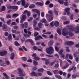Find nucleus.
I'll use <instances>...</instances> for the list:
<instances>
[{
	"label": "nucleus",
	"mask_w": 79,
	"mask_h": 79,
	"mask_svg": "<svg viewBox=\"0 0 79 79\" xmlns=\"http://www.w3.org/2000/svg\"><path fill=\"white\" fill-rule=\"evenodd\" d=\"M48 13L49 15H49L48 14H46V17L47 18L48 21L49 22L52 21L53 19V13H52V11L49 10L48 11Z\"/></svg>",
	"instance_id": "f257e3e1"
},
{
	"label": "nucleus",
	"mask_w": 79,
	"mask_h": 79,
	"mask_svg": "<svg viewBox=\"0 0 79 79\" xmlns=\"http://www.w3.org/2000/svg\"><path fill=\"white\" fill-rule=\"evenodd\" d=\"M18 71L19 72L18 74H19V76L22 77L26 76V73H23V70L22 69H18Z\"/></svg>",
	"instance_id": "f03ea898"
},
{
	"label": "nucleus",
	"mask_w": 79,
	"mask_h": 79,
	"mask_svg": "<svg viewBox=\"0 0 79 79\" xmlns=\"http://www.w3.org/2000/svg\"><path fill=\"white\" fill-rule=\"evenodd\" d=\"M46 51L47 53L48 54L51 55V54L53 53L54 50H53V48L52 47H50L48 48H47L46 49Z\"/></svg>",
	"instance_id": "7ed1b4c3"
},
{
	"label": "nucleus",
	"mask_w": 79,
	"mask_h": 79,
	"mask_svg": "<svg viewBox=\"0 0 79 79\" xmlns=\"http://www.w3.org/2000/svg\"><path fill=\"white\" fill-rule=\"evenodd\" d=\"M24 32H25V34H27V33L28 34V35H26L25 34H24L23 35L25 37H30V35H31V32L29 31H28L27 32V29H24Z\"/></svg>",
	"instance_id": "20e7f679"
},
{
	"label": "nucleus",
	"mask_w": 79,
	"mask_h": 79,
	"mask_svg": "<svg viewBox=\"0 0 79 79\" xmlns=\"http://www.w3.org/2000/svg\"><path fill=\"white\" fill-rule=\"evenodd\" d=\"M22 4V6H24L25 4H26V1H25V0H21V1H19L17 2V4L18 5H20V4Z\"/></svg>",
	"instance_id": "39448f33"
},
{
	"label": "nucleus",
	"mask_w": 79,
	"mask_h": 79,
	"mask_svg": "<svg viewBox=\"0 0 79 79\" xmlns=\"http://www.w3.org/2000/svg\"><path fill=\"white\" fill-rule=\"evenodd\" d=\"M62 34L63 35H64V36H66V35H68V31H66V29L65 28L63 29Z\"/></svg>",
	"instance_id": "423d86ee"
},
{
	"label": "nucleus",
	"mask_w": 79,
	"mask_h": 79,
	"mask_svg": "<svg viewBox=\"0 0 79 79\" xmlns=\"http://www.w3.org/2000/svg\"><path fill=\"white\" fill-rule=\"evenodd\" d=\"M68 56L70 60H73V56L72 55L69 54H66V56L65 57V59H68Z\"/></svg>",
	"instance_id": "0eeeda50"
},
{
	"label": "nucleus",
	"mask_w": 79,
	"mask_h": 79,
	"mask_svg": "<svg viewBox=\"0 0 79 79\" xmlns=\"http://www.w3.org/2000/svg\"><path fill=\"white\" fill-rule=\"evenodd\" d=\"M32 56L34 57V58L35 60H40V58L38 57V56H36V53H33L32 55Z\"/></svg>",
	"instance_id": "6e6552de"
},
{
	"label": "nucleus",
	"mask_w": 79,
	"mask_h": 79,
	"mask_svg": "<svg viewBox=\"0 0 79 79\" xmlns=\"http://www.w3.org/2000/svg\"><path fill=\"white\" fill-rule=\"evenodd\" d=\"M71 9L70 8H66L65 9H64V11L65 12H66L67 15H68V16H69V14H70V12H69V11H70V10Z\"/></svg>",
	"instance_id": "1a4fd4ad"
},
{
	"label": "nucleus",
	"mask_w": 79,
	"mask_h": 79,
	"mask_svg": "<svg viewBox=\"0 0 79 79\" xmlns=\"http://www.w3.org/2000/svg\"><path fill=\"white\" fill-rule=\"evenodd\" d=\"M42 60H44V61H46L45 62V64L46 65H48L49 63H50V61L48 59H45V58H42L41 59Z\"/></svg>",
	"instance_id": "9d476101"
},
{
	"label": "nucleus",
	"mask_w": 79,
	"mask_h": 79,
	"mask_svg": "<svg viewBox=\"0 0 79 79\" xmlns=\"http://www.w3.org/2000/svg\"><path fill=\"white\" fill-rule=\"evenodd\" d=\"M6 53H7V52L6 51H3L2 52H0V55L2 56H5V55H6Z\"/></svg>",
	"instance_id": "9b49d317"
},
{
	"label": "nucleus",
	"mask_w": 79,
	"mask_h": 79,
	"mask_svg": "<svg viewBox=\"0 0 79 79\" xmlns=\"http://www.w3.org/2000/svg\"><path fill=\"white\" fill-rule=\"evenodd\" d=\"M25 42H30L32 45H35V44L34 43V42L33 41H32V40L28 39L26 40Z\"/></svg>",
	"instance_id": "f8f14e48"
},
{
	"label": "nucleus",
	"mask_w": 79,
	"mask_h": 79,
	"mask_svg": "<svg viewBox=\"0 0 79 79\" xmlns=\"http://www.w3.org/2000/svg\"><path fill=\"white\" fill-rule=\"evenodd\" d=\"M30 76H35L36 77L38 76V75L34 72H32L31 73H30Z\"/></svg>",
	"instance_id": "ddd939ff"
},
{
	"label": "nucleus",
	"mask_w": 79,
	"mask_h": 79,
	"mask_svg": "<svg viewBox=\"0 0 79 79\" xmlns=\"http://www.w3.org/2000/svg\"><path fill=\"white\" fill-rule=\"evenodd\" d=\"M74 44V42L72 41H69L66 43V44L68 45H73Z\"/></svg>",
	"instance_id": "4468645a"
},
{
	"label": "nucleus",
	"mask_w": 79,
	"mask_h": 79,
	"mask_svg": "<svg viewBox=\"0 0 79 79\" xmlns=\"http://www.w3.org/2000/svg\"><path fill=\"white\" fill-rule=\"evenodd\" d=\"M75 32L76 34H78L79 32V26L77 27L75 30Z\"/></svg>",
	"instance_id": "2eb2a0df"
},
{
	"label": "nucleus",
	"mask_w": 79,
	"mask_h": 79,
	"mask_svg": "<svg viewBox=\"0 0 79 79\" xmlns=\"http://www.w3.org/2000/svg\"><path fill=\"white\" fill-rule=\"evenodd\" d=\"M39 39H42L43 38L42 37V36L40 35H39L37 37H36L35 38V40H39Z\"/></svg>",
	"instance_id": "dca6fc26"
},
{
	"label": "nucleus",
	"mask_w": 79,
	"mask_h": 79,
	"mask_svg": "<svg viewBox=\"0 0 79 79\" xmlns=\"http://www.w3.org/2000/svg\"><path fill=\"white\" fill-rule=\"evenodd\" d=\"M66 1V2H68V0H58V2L60 3V4H61V5H63V3H64V1Z\"/></svg>",
	"instance_id": "f3484780"
},
{
	"label": "nucleus",
	"mask_w": 79,
	"mask_h": 79,
	"mask_svg": "<svg viewBox=\"0 0 79 79\" xmlns=\"http://www.w3.org/2000/svg\"><path fill=\"white\" fill-rule=\"evenodd\" d=\"M21 16H22V19L23 20L25 21L26 19V16L25 15H21Z\"/></svg>",
	"instance_id": "a211bd4d"
},
{
	"label": "nucleus",
	"mask_w": 79,
	"mask_h": 79,
	"mask_svg": "<svg viewBox=\"0 0 79 79\" xmlns=\"http://www.w3.org/2000/svg\"><path fill=\"white\" fill-rule=\"evenodd\" d=\"M36 5H37V6H39V5L40 6H43V3H41V2H38L36 3H35Z\"/></svg>",
	"instance_id": "6ab92c4d"
},
{
	"label": "nucleus",
	"mask_w": 79,
	"mask_h": 79,
	"mask_svg": "<svg viewBox=\"0 0 79 79\" xmlns=\"http://www.w3.org/2000/svg\"><path fill=\"white\" fill-rule=\"evenodd\" d=\"M2 29L3 30H5L7 29V26L5 24H4L2 27Z\"/></svg>",
	"instance_id": "aec40b11"
},
{
	"label": "nucleus",
	"mask_w": 79,
	"mask_h": 79,
	"mask_svg": "<svg viewBox=\"0 0 79 79\" xmlns=\"http://www.w3.org/2000/svg\"><path fill=\"white\" fill-rule=\"evenodd\" d=\"M73 55L74 58L76 57V56H79V53L78 52H74L73 54Z\"/></svg>",
	"instance_id": "412c9836"
},
{
	"label": "nucleus",
	"mask_w": 79,
	"mask_h": 79,
	"mask_svg": "<svg viewBox=\"0 0 79 79\" xmlns=\"http://www.w3.org/2000/svg\"><path fill=\"white\" fill-rule=\"evenodd\" d=\"M40 21L41 23H47V21L44 18L42 20H40Z\"/></svg>",
	"instance_id": "4be33fe9"
},
{
	"label": "nucleus",
	"mask_w": 79,
	"mask_h": 79,
	"mask_svg": "<svg viewBox=\"0 0 79 79\" xmlns=\"http://www.w3.org/2000/svg\"><path fill=\"white\" fill-rule=\"evenodd\" d=\"M5 9H6L5 6H2V9H0V12H2L3 11H5Z\"/></svg>",
	"instance_id": "5701e85b"
},
{
	"label": "nucleus",
	"mask_w": 79,
	"mask_h": 79,
	"mask_svg": "<svg viewBox=\"0 0 79 79\" xmlns=\"http://www.w3.org/2000/svg\"><path fill=\"white\" fill-rule=\"evenodd\" d=\"M35 5L33 4H31L29 6V8L32 9L35 8Z\"/></svg>",
	"instance_id": "b1692460"
},
{
	"label": "nucleus",
	"mask_w": 79,
	"mask_h": 79,
	"mask_svg": "<svg viewBox=\"0 0 79 79\" xmlns=\"http://www.w3.org/2000/svg\"><path fill=\"white\" fill-rule=\"evenodd\" d=\"M3 74L5 78H6V79H10L9 76H8L6 75V73H3Z\"/></svg>",
	"instance_id": "393cba45"
},
{
	"label": "nucleus",
	"mask_w": 79,
	"mask_h": 79,
	"mask_svg": "<svg viewBox=\"0 0 79 79\" xmlns=\"http://www.w3.org/2000/svg\"><path fill=\"white\" fill-rule=\"evenodd\" d=\"M54 25L56 27H57V26H58L59 25H60V24L59 23V22L58 21H56L54 23Z\"/></svg>",
	"instance_id": "a878e982"
},
{
	"label": "nucleus",
	"mask_w": 79,
	"mask_h": 79,
	"mask_svg": "<svg viewBox=\"0 0 79 79\" xmlns=\"http://www.w3.org/2000/svg\"><path fill=\"white\" fill-rule=\"evenodd\" d=\"M4 60H5V61H6L5 62V64H7V65L10 64V63L9 61H7V60H8L7 59L5 58V59H4Z\"/></svg>",
	"instance_id": "bb28decb"
},
{
	"label": "nucleus",
	"mask_w": 79,
	"mask_h": 79,
	"mask_svg": "<svg viewBox=\"0 0 79 79\" xmlns=\"http://www.w3.org/2000/svg\"><path fill=\"white\" fill-rule=\"evenodd\" d=\"M19 16V14H13L12 15V17L13 18H15L17 17V16Z\"/></svg>",
	"instance_id": "cd10ccee"
},
{
	"label": "nucleus",
	"mask_w": 79,
	"mask_h": 79,
	"mask_svg": "<svg viewBox=\"0 0 79 79\" xmlns=\"http://www.w3.org/2000/svg\"><path fill=\"white\" fill-rule=\"evenodd\" d=\"M68 66H69V64H68V63H67L65 66L62 68V69H66V68H67Z\"/></svg>",
	"instance_id": "c85d7f7f"
},
{
	"label": "nucleus",
	"mask_w": 79,
	"mask_h": 79,
	"mask_svg": "<svg viewBox=\"0 0 79 79\" xmlns=\"http://www.w3.org/2000/svg\"><path fill=\"white\" fill-rule=\"evenodd\" d=\"M18 9V7L17 6H12V10H17Z\"/></svg>",
	"instance_id": "c756f323"
},
{
	"label": "nucleus",
	"mask_w": 79,
	"mask_h": 79,
	"mask_svg": "<svg viewBox=\"0 0 79 79\" xmlns=\"http://www.w3.org/2000/svg\"><path fill=\"white\" fill-rule=\"evenodd\" d=\"M37 22L35 20H33V27H35L36 26V24H37Z\"/></svg>",
	"instance_id": "7c9ffc66"
},
{
	"label": "nucleus",
	"mask_w": 79,
	"mask_h": 79,
	"mask_svg": "<svg viewBox=\"0 0 79 79\" xmlns=\"http://www.w3.org/2000/svg\"><path fill=\"white\" fill-rule=\"evenodd\" d=\"M15 54L14 53H12L11 54V57H10V58L11 59V60H13L14 59V57L15 56Z\"/></svg>",
	"instance_id": "2f4dec72"
},
{
	"label": "nucleus",
	"mask_w": 79,
	"mask_h": 79,
	"mask_svg": "<svg viewBox=\"0 0 79 79\" xmlns=\"http://www.w3.org/2000/svg\"><path fill=\"white\" fill-rule=\"evenodd\" d=\"M61 30L60 29H58L57 30V32L59 35H61Z\"/></svg>",
	"instance_id": "473e14b6"
},
{
	"label": "nucleus",
	"mask_w": 79,
	"mask_h": 79,
	"mask_svg": "<svg viewBox=\"0 0 79 79\" xmlns=\"http://www.w3.org/2000/svg\"><path fill=\"white\" fill-rule=\"evenodd\" d=\"M8 39L9 40H11L12 39V36L11 35V34H9V35L8 36Z\"/></svg>",
	"instance_id": "72a5a7b5"
},
{
	"label": "nucleus",
	"mask_w": 79,
	"mask_h": 79,
	"mask_svg": "<svg viewBox=\"0 0 79 79\" xmlns=\"http://www.w3.org/2000/svg\"><path fill=\"white\" fill-rule=\"evenodd\" d=\"M7 7L8 9H12V10L13 6H11L10 5H8L7 6Z\"/></svg>",
	"instance_id": "f704fd0d"
},
{
	"label": "nucleus",
	"mask_w": 79,
	"mask_h": 79,
	"mask_svg": "<svg viewBox=\"0 0 79 79\" xmlns=\"http://www.w3.org/2000/svg\"><path fill=\"white\" fill-rule=\"evenodd\" d=\"M53 72L54 74H58V73H59V72H58V71L57 70H54V71H53Z\"/></svg>",
	"instance_id": "c9c22d12"
},
{
	"label": "nucleus",
	"mask_w": 79,
	"mask_h": 79,
	"mask_svg": "<svg viewBox=\"0 0 79 79\" xmlns=\"http://www.w3.org/2000/svg\"><path fill=\"white\" fill-rule=\"evenodd\" d=\"M44 71V69L43 68H41L38 70V72H43Z\"/></svg>",
	"instance_id": "e433bc0d"
},
{
	"label": "nucleus",
	"mask_w": 79,
	"mask_h": 79,
	"mask_svg": "<svg viewBox=\"0 0 79 79\" xmlns=\"http://www.w3.org/2000/svg\"><path fill=\"white\" fill-rule=\"evenodd\" d=\"M33 64L35 66L38 64V62L35 60H33Z\"/></svg>",
	"instance_id": "4c0bfd02"
},
{
	"label": "nucleus",
	"mask_w": 79,
	"mask_h": 79,
	"mask_svg": "<svg viewBox=\"0 0 79 79\" xmlns=\"http://www.w3.org/2000/svg\"><path fill=\"white\" fill-rule=\"evenodd\" d=\"M56 77V78H57L58 79H62V78H61V77L60 76H58L57 75H56L55 76Z\"/></svg>",
	"instance_id": "58836bf2"
},
{
	"label": "nucleus",
	"mask_w": 79,
	"mask_h": 79,
	"mask_svg": "<svg viewBox=\"0 0 79 79\" xmlns=\"http://www.w3.org/2000/svg\"><path fill=\"white\" fill-rule=\"evenodd\" d=\"M24 27L25 28H27L28 26V23H27V22H25L24 23Z\"/></svg>",
	"instance_id": "ea45409f"
},
{
	"label": "nucleus",
	"mask_w": 79,
	"mask_h": 79,
	"mask_svg": "<svg viewBox=\"0 0 79 79\" xmlns=\"http://www.w3.org/2000/svg\"><path fill=\"white\" fill-rule=\"evenodd\" d=\"M43 24L41 23H38V26L39 27H40V28H42V26H43Z\"/></svg>",
	"instance_id": "a19ab883"
},
{
	"label": "nucleus",
	"mask_w": 79,
	"mask_h": 79,
	"mask_svg": "<svg viewBox=\"0 0 79 79\" xmlns=\"http://www.w3.org/2000/svg\"><path fill=\"white\" fill-rule=\"evenodd\" d=\"M31 11H33V12H35L36 13V12H37V11H38V10L37 9H33L31 10Z\"/></svg>",
	"instance_id": "79ce46f5"
},
{
	"label": "nucleus",
	"mask_w": 79,
	"mask_h": 79,
	"mask_svg": "<svg viewBox=\"0 0 79 79\" xmlns=\"http://www.w3.org/2000/svg\"><path fill=\"white\" fill-rule=\"evenodd\" d=\"M30 3H27L24 6V8H27L28 6H29V5Z\"/></svg>",
	"instance_id": "37998d69"
},
{
	"label": "nucleus",
	"mask_w": 79,
	"mask_h": 79,
	"mask_svg": "<svg viewBox=\"0 0 79 79\" xmlns=\"http://www.w3.org/2000/svg\"><path fill=\"white\" fill-rule=\"evenodd\" d=\"M43 34H46V35H47L48 34L49 35H50V34H51V32H50V31H48V32H46V33H44L43 32Z\"/></svg>",
	"instance_id": "c03bdc74"
},
{
	"label": "nucleus",
	"mask_w": 79,
	"mask_h": 79,
	"mask_svg": "<svg viewBox=\"0 0 79 79\" xmlns=\"http://www.w3.org/2000/svg\"><path fill=\"white\" fill-rule=\"evenodd\" d=\"M21 59L22 60H23V61H25L27 60V58L26 57H22Z\"/></svg>",
	"instance_id": "a18cd8bd"
},
{
	"label": "nucleus",
	"mask_w": 79,
	"mask_h": 79,
	"mask_svg": "<svg viewBox=\"0 0 79 79\" xmlns=\"http://www.w3.org/2000/svg\"><path fill=\"white\" fill-rule=\"evenodd\" d=\"M69 35L70 36V37H72V36H73V35H74L73 33H72L71 31H70L69 32Z\"/></svg>",
	"instance_id": "49530a36"
},
{
	"label": "nucleus",
	"mask_w": 79,
	"mask_h": 79,
	"mask_svg": "<svg viewBox=\"0 0 79 79\" xmlns=\"http://www.w3.org/2000/svg\"><path fill=\"white\" fill-rule=\"evenodd\" d=\"M63 50H60L59 52V53L60 54V55H62L63 54Z\"/></svg>",
	"instance_id": "de8ad7c7"
},
{
	"label": "nucleus",
	"mask_w": 79,
	"mask_h": 79,
	"mask_svg": "<svg viewBox=\"0 0 79 79\" xmlns=\"http://www.w3.org/2000/svg\"><path fill=\"white\" fill-rule=\"evenodd\" d=\"M47 74L49 76H52V75H53V74H52V73H51L50 71H48L47 72Z\"/></svg>",
	"instance_id": "09e8293b"
},
{
	"label": "nucleus",
	"mask_w": 79,
	"mask_h": 79,
	"mask_svg": "<svg viewBox=\"0 0 79 79\" xmlns=\"http://www.w3.org/2000/svg\"><path fill=\"white\" fill-rule=\"evenodd\" d=\"M64 5L65 6H68V1H66L64 2Z\"/></svg>",
	"instance_id": "8fccbe9b"
},
{
	"label": "nucleus",
	"mask_w": 79,
	"mask_h": 79,
	"mask_svg": "<svg viewBox=\"0 0 79 79\" xmlns=\"http://www.w3.org/2000/svg\"><path fill=\"white\" fill-rule=\"evenodd\" d=\"M33 19V18L32 17H31L30 18L28 19V22H31Z\"/></svg>",
	"instance_id": "3c124183"
},
{
	"label": "nucleus",
	"mask_w": 79,
	"mask_h": 79,
	"mask_svg": "<svg viewBox=\"0 0 79 79\" xmlns=\"http://www.w3.org/2000/svg\"><path fill=\"white\" fill-rule=\"evenodd\" d=\"M15 45H16V46H19V44L17 42H15Z\"/></svg>",
	"instance_id": "603ef678"
},
{
	"label": "nucleus",
	"mask_w": 79,
	"mask_h": 79,
	"mask_svg": "<svg viewBox=\"0 0 79 79\" xmlns=\"http://www.w3.org/2000/svg\"><path fill=\"white\" fill-rule=\"evenodd\" d=\"M38 35H39V33L37 32H35L34 33V37H36V36H37Z\"/></svg>",
	"instance_id": "864d4df0"
},
{
	"label": "nucleus",
	"mask_w": 79,
	"mask_h": 79,
	"mask_svg": "<svg viewBox=\"0 0 79 79\" xmlns=\"http://www.w3.org/2000/svg\"><path fill=\"white\" fill-rule=\"evenodd\" d=\"M0 65L2 66H6L5 63H0Z\"/></svg>",
	"instance_id": "5fc2aeb1"
},
{
	"label": "nucleus",
	"mask_w": 79,
	"mask_h": 79,
	"mask_svg": "<svg viewBox=\"0 0 79 79\" xmlns=\"http://www.w3.org/2000/svg\"><path fill=\"white\" fill-rule=\"evenodd\" d=\"M6 18H8V19L10 18H11V16L10 15H6Z\"/></svg>",
	"instance_id": "6e6d98bb"
},
{
	"label": "nucleus",
	"mask_w": 79,
	"mask_h": 79,
	"mask_svg": "<svg viewBox=\"0 0 79 79\" xmlns=\"http://www.w3.org/2000/svg\"><path fill=\"white\" fill-rule=\"evenodd\" d=\"M33 27L34 28L35 30L36 31H39V30H40V29H39V27Z\"/></svg>",
	"instance_id": "4d7b16f0"
},
{
	"label": "nucleus",
	"mask_w": 79,
	"mask_h": 79,
	"mask_svg": "<svg viewBox=\"0 0 79 79\" xmlns=\"http://www.w3.org/2000/svg\"><path fill=\"white\" fill-rule=\"evenodd\" d=\"M11 20H9L7 21V23L8 25H10V23H11Z\"/></svg>",
	"instance_id": "13d9d810"
},
{
	"label": "nucleus",
	"mask_w": 79,
	"mask_h": 79,
	"mask_svg": "<svg viewBox=\"0 0 79 79\" xmlns=\"http://www.w3.org/2000/svg\"><path fill=\"white\" fill-rule=\"evenodd\" d=\"M66 51L67 52H69L70 51L69 50V47H66Z\"/></svg>",
	"instance_id": "bf43d9fd"
},
{
	"label": "nucleus",
	"mask_w": 79,
	"mask_h": 79,
	"mask_svg": "<svg viewBox=\"0 0 79 79\" xmlns=\"http://www.w3.org/2000/svg\"><path fill=\"white\" fill-rule=\"evenodd\" d=\"M10 24L11 26H13V25H16V22H13Z\"/></svg>",
	"instance_id": "052dcab7"
},
{
	"label": "nucleus",
	"mask_w": 79,
	"mask_h": 79,
	"mask_svg": "<svg viewBox=\"0 0 79 79\" xmlns=\"http://www.w3.org/2000/svg\"><path fill=\"white\" fill-rule=\"evenodd\" d=\"M22 48H23V49H24V50H25V52H27V49L26 48H25L24 46H23L22 47Z\"/></svg>",
	"instance_id": "680f3d73"
},
{
	"label": "nucleus",
	"mask_w": 79,
	"mask_h": 79,
	"mask_svg": "<svg viewBox=\"0 0 79 79\" xmlns=\"http://www.w3.org/2000/svg\"><path fill=\"white\" fill-rule=\"evenodd\" d=\"M27 14V16H29L31 15V12L30 11H28Z\"/></svg>",
	"instance_id": "e2e57ef3"
},
{
	"label": "nucleus",
	"mask_w": 79,
	"mask_h": 79,
	"mask_svg": "<svg viewBox=\"0 0 79 79\" xmlns=\"http://www.w3.org/2000/svg\"><path fill=\"white\" fill-rule=\"evenodd\" d=\"M33 48L34 50H37V48L36 46H34L33 47Z\"/></svg>",
	"instance_id": "0e129e2a"
},
{
	"label": "nucleus",
	"mask_w": 79,
	"mask_h": 79,
	"mask_svg": "<svg viewBox=\"0 0 79 79\" xmlns=\"http://www.w3.org/2000/svg\"><path fill=\"white\" fill-rule=\"evenodd\" d=\"M42 37H44V38H46V39H47V38L48 37L47 36H46V35H44V34H43L42 35Z\"/></svg>",
	"instance_id": "69168bd1"
},
{
	"label": "nucleus",
	"mask_w": 79,
	"mask_h": 79,
	"mask_svg": "<svg viewBox=\"0 0 79 79\" xmlns=\"http://www.w3.org/2000/svg\"><path fill=\"white\" fill-rule=\"evenodd\" d=\"M69 30L71 31H73L74 30V27H73L71 28H69Z\"/></svg>",
	"instance_id": "338daca9"
},
{
	"label": "nucleus",
	"mask_w": 79,
	"mask_h": 79,
	"mask_svg": "<svg viewBox=\"0 0 79 79\" xmlns=\"http://www.w3.org/2000/svg\"><path fill=\"white\" fill-rule=\"evenodd\" d=\"M50 25L51 27L53 26V22H52L50 23Z\"/></svg>",
	"instance_id": "774afa93"
}]
</instances>
